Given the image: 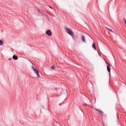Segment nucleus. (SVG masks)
Returning a JSON list of instances; mask_svg holds the SVG:
<instances>
[{
    "label": "nucleus",
    "mask_w": 126,
    "mask_h": 126,
    "mask_svg": "<svg viewBox=\"0 0 126 126\" xmlns=\"http://www.w3.org/2000/svg\"><path fill=\"white\" fill-rule=\"evenodd\" d=\"M65 30L66 31V32H67L68 34H69V35H70L71 36H72V35H73V32L72 31V30H71V29L65 28Z\"/></svg>",
    "instance_id": "obj_1"
},
{
    "label": "nucleus",
    "mask_w": 126,
    "mask_h": 126,
    "mask_svg": "<svg viewBox=\"0 0 126 126\" xmlns=\"http://www.w3.org/2000/svg\"><path fill=\"white\" fill-rule=\"evenodd\" d=\"M45 33L46 35H48V36H52V31H51L50 30L46 31Z\"/></svg>",
    "instance_id": "obj_2"
},
{
    "label": "nucleus",
    "mask_w": 126,
    "mask_h": 126,
    "mask_svg": "<svg viewBox=\"0 0 126 126\" xmlns=\"http://www.w3.org/2000/svg\"><path fill=\"white\" fill-rule=\"evenodd\" d=\"M32 68L33 70V71H34V73H35V74H36L37 73H38L39 72V71H38L37 68H36L35 67L32 66Z\"/></svg>",
    "instance_id": "obj_3"
},
{
    "label": "nucleus",
    "mask_w": 126,
    "mask_h": 126,
    "mask_svg": "<svg viewBox=\"0 0 126 126\" xmlns=\"http://www.w3.org/2000/svg\"><path fill=\"white\" fill-rule=\"evenodd\" d=\"M32 68L33 70V71H34V73H35V74H36L37 73H38L39 72V71H38L37 68H36L35 67L32 66Z\"/></svg>",
    "instance_id": "obj_4"
},
{
    "label": "nucleus",
    "mask_w": 126,
    "mask_h": 126,
    "mask_svg": "<svg viewBox=\"0 0 126 126\" xmlns=\"http://www.w3.org/2000/svg\"><path fill=\"white\" fill-rule=\"evenodd\" d=\"M107 64L108 65H107V70L109 72H111V69L110 68V67H109L111 66V65L109 64V63H108Z\"/></svg>",
    "instance_id": "obj_5"
},
{
    "label": "nucleus",
    "mask_w": 126,
    "mask_h": 126,
    "mask_svg": "<svg viewBox=\"0 0 126 126\" xmlns=\"http://www.w3.org/2000/svg\"><path fill=\"white\" fill-rule=\"evenodd\" d=\"M82 40L84 42V43H86V40H85V36L82 35Z\"/></svg>",
    "instance_id": "obj_6"
},
{
    "label": "nucleus",
    "mask_w": 126,
    "mask_h": 126,
    "mask_svg": "<svg viewBox=\"0 0 126 126\" xmlns=\"http://www.w3.org/2000/svg\"><path fill=\"white\" fill-rule=\"evenodd\" d=\"M95 110H96L97 112H98V113H99V114H103V111H102L101 110H100L99 109H98L97 108H95Z\"/></svg>",
    "instance_id": "obj_7"
},
{
    "label": "nucleus",
    "mask_w": 126,
    "mask_h": 126,
    "mask_svg": "<svg viewBox=\"0 0 126 126\" xmlns=\"http://www.w3.org/2000/svg\"><path fill=\"white\" fill-rule=\"evenodd\" d=\"M13 59L15 60V61L18 60V57L16 55L13 56Z\"/></svg>",
    "instance_id": "obj_8"
},
{
    "label": "nucleus",
    "mask_w": 126,
    "mask_h": 126,
    "mask_svg": "<svg viewBox=\"0 0 126 126\" xmlns=\"http://www.w3.org/2000/svg\"><path fill=\"white\" fill-rule=\"evenodd\" d=\"M93 48L94 49L96 50V45H95V43H94L93 44Z\"/></svg>",
    "instance_id": "obj_9"
},
{
    "label": "nucleus",
    "mask_w": 126,
    "mask_h": 126,
    "mask_svg": "<svg viewBox=\"0 0 126 126\" xmlns=\"http://www.w3.org/2000/svg\"><path fill=\"white\" fill-rule=\"evenodd\" d=\"M55 68H56V67L53 65L51 66V70H55Z\"/></svg>",
    "instance_id": "obj_10"
},
{
    "label": "nucleus",
    "mask_w": 126,
    "mask_h": 126,
    "mask_svg": "<svg viewBox=\"0 0 126 126\" xmlns=\"http://www.w3.org/2000/svg\"><path fill=\"white\" fill-rule=\"evenodd\" d=\"M2 45H3V42L1 40H0V46H2Z\"/></svg>",
    "instance_id": "obj_11"
},
{
    "label": "nucleus",
    "mask_w": 126,
    "mask_h": 126,
    "mask_svg": "<svg viewBox=\"0 0 126 126\" xmlns=\"http://www.w3.org/2000/svg\"><path fill=\"white\" fill-rule=\"evenodd\" d=\"M106 29H108V30H109V31H110L111 32H113V33H115L114 31H113V30H112V29H109L108 28H106Z\"/></svg>",
    "instance_id": "obj_12"
},
{
    "label": "nucleus",
    "mask_w": 126,
    "mask_h": 126,
    "mask_svg": "<svg viewBox=\"0 0 126 126\" xmlns=\"http://www.w3.org/2000/svg\"><path fill=\"white\" fill-rule=\"evenodd\" d=\"M36 74L37 75V78H40V75L39 74V72L38 73H36Z\"/></svg>",
    "instance_id": "obj_13"
},
{
    "label": "nucleus",
    "mask_w": 126,
    "mask_h": 126,
    "mask_svg": "<svg viewBox=\"0 0 126 126\" xmlns=\"http://www.w3.org/2000/svg\"><path fill=\"white\" fill-rule=\"evenodd\" d=\"M124 22L126 24V20L125 18H124Z\"/></svg>",
    "instance_id": "obj_14"
},
{
    "label": "nucleus",
    "mask_w": 126,
    "mask_h": 126,
    "mask_svg": "<svg viewBox=\"0 0 126 126\" xmlns=\"http://www.w3.org/2000/svg\"><path fill=\"white\" fill-rule=\"evenodd\" d=\"M83 106H87V104L86 103H85L83 104Z\"/></svg>",
    "instance_id": "obj_15"
},
{
    "label": "nucleus",
    "mask_w": 126,
    "mask_h": 126,
    "mask_svg": "<svg viewBox=\"0 0 126 126\" xmlns=\"http://www.w3.org/2000/svg\"><path fill=\"white\" fill-rule=\"evenodd\" d=\"M51 8V9H53V8H52L51 6H49Z\"/></svg>",
    "instance_id": "obj_16"
},
{
    "label": "nucleus",
    "mask_w": 126,
    "mask_h": 126,
    "mask_svg": "<svg viewBox=\"0 0 126 126\" xmlns=\"http://www.w3.org/2000/svg\"><path fill=\"white\" fill-rule=\"evenodd\" d=\"M8 61H10V59H8Z\"/></svg>",
    "instance_id": "obj_17"
}]
</instances>
